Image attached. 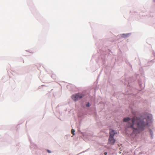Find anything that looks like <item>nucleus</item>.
<instances>
[{"label":"nucleus","instance_id":"obj_1","mask_svg":"<svg viewBox=\"0 0 155 155\" xmlns=\"http://www.w3.org/2000/svg\"><path fill=\"white\" fill-rule=\"evenodd\" d=\"M130 120L129 117L124 119V121L127 122L125 127L126 130L133 134H136L149 126L152 122V117L151 114L145 113L139 117H133L131 121H129Z\"/></svg>","mask_w":155,"mask_h":155},{"label":"nucleus","instance_id":"obj_2","mask_svg":"<svg viewBox=\"0 0 155 155\" xmlns=\"http://www.w3.org/2000/svg\"><path fill=\"white\" fill-rule=\"evenodd\" d=\"M86 94L84 92L82 93H78L71 96L72 99L74 101H76L84 97Z\"/></svg>","mask_w":155,"mask_h":155},{"label":"nucleus","instance_id":"obj_3","mask_svg":"<svg viewBox=\"0 0 155 155\" xmlns=\"http://www.w3.org/2000/svg\"><path fill=\"white\" fill-rule=\"evenodd\" d=\"M115 142V140L114 138V134L110 135L108 143L111 144H113Z\"/></svg>","mask_w":155,"mask_h":155},{"label":"nucleus","instance_id":"obj_4","mask_svg":"<svg viewBox=\"0 0 155 155\" xmlns=\"http://www.w3.org/2000/svg\"><path fill=\"white\" fill-rule=\"evenodd\" d=\"M131 35V33L122 34L120 35V36L122 38H126L128 37Z\"/></svg>","mask_w":155,"mask_h":155},{"label":"nucleus","instance_id":"obj_5","mask_svg":"<svg viewBox=\"0 0 155 155\" xmlns=\"http://www.w3.org/2000/svg\"><path fill=\"white\" fill-rule=\"evenodd\" d=\"M149 131L150 135H151V138H152L153 137V131L151 129H149Z\"/></svg>","mask_w":155,"mask_h":155},{"label":"nucleus","instance_id":"obj_6","mask_svg":"<svg viewBox=\"0 0 155 155\" xmlns=\"http://www.w3.org/2000/svg\"><path fill=\"white\" fill-rule=\"evenodd\" d=\"M74 132L75 130L73 129H72L71 130V132L73 135H75Z\"/></svg>","mask_w":155,"mask_h":155},{"label":"nucleus","instance_id":"obj_7","mask_svg":"<svg viewBox=\"0 0 155 155\" xmlns=\"http://www.w3.org/2000/svg\"><path fill=\"white\" fill-rule=\"evenodd\" d=\"M110 135L111 134H114H114H115V133L114 132V130H112L110 132Z\"/></svg>","mask_w":155,"mask_h":155},{"label":"nucleus","instance_id":"obj_8","mask_svg":"<svg viewBox=\"0 0 155 155\" xmlns=\"http://www.w3.org/2000/svg\"><path fill=\"white\" fill-rule=\"evenodd\" d=\"M138 81L140 86V87H141V85L142 84V83L139 80H138Z\"/></svg>","mask_w":155,"mask_h":155},{"label":"nucleus","instance_id":"obj_9","mask_svg":"<svg viewBox=\"0 0 155 155\" xmlns=\"http://www.w3.org/2000/svg\"><path fill=\"white\" fill-rule=\"evenodd\" d=\"M90 106V105L89 102H88V104H87L88 107H89Z\"/></svg>","mask_w":155,"mask_h":155},{"label":"nucleus","instance_id":"obj_10","mask_svg":"<svg viewBox=\"0 0 155 155\" xmlns=\"http://www.w3.org/2000/svg\"><path fill=\"white\" fill-rule=\"evenodd\" d=\"M47 151L49 153H51V151L50 150H47Z\"/></svg>","mask_w":155,"mask_h":155},{"label":"nucleus","instance_id":"obj_11","mask_svg":"<svg viewBox=\"0 0 155 155\" xmlns=\"http://www.w3.org/2000/svg\"><path fill=\"white\" fill-rule=\"evenodd\" d=\"M104 155H107V153L106 152H105L104 153Z\"/></svg>","mask_w":155,"mask_h":155},{"label":"nucleus","instance_id":"obj_12","mask_svg":"<svg viewBox=\"0 0 155 155\" xmlns=\"http://www.w3.org/2000/svg\"><path fill=\"white\" fill-rule=\"evenodd\" d=\"M128 85H130V82H128Z\"/></svg>","mask_w":155,"mask_h":155},{"label":"nucleus","instance_id":"obj_13","mask_svg":"<svg viewBox=\"0 0 155 155\" xmlns=\"http://www.w3.org/2000/svg\"><path fill=\"white\" fill-rule=\"evenodd\" d=\"M86 107H87V104H86Z\"/></svg>","mask_w":155,"mask_h":155},{"label":"nucleus","instance_id":"obj_14","mask_svg":"<svg viewBox=\"0 0 155 155\" xmlns=\"http://www.w3.org/2000/svg\"><path fill=\"white\" fill-rule=\"evenodd\" d=\"M153 1L155 2V0H153Z\"/></svg>","mask_w":155,"mask_h":155}]
</instances>
